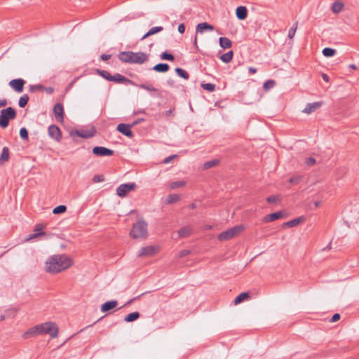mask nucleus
Wrapping results in <instances>:
<instances>
[{
    "label": "nucleus",
    "instance_id": "aec40b11",
    "mask_svg": "<svg viewBox=\"0 0 359 359\" xmlns=\"http://www.w3.org/2000/svg\"><path fill=\"white\" fill-rule=\"evenodd\" d=\"M236 15L238 19L245 20L248 15V11L245 6H238L236 11Z\"/></svg>",
    "mask_w": 359,
    "mask_h": 359
},
{
    "label": "nucleus",
    "instance_id": "13d9d810",
    "mask_svg": "<svg viewBox=\"0 0 359 359\" xmlns=\"http://www.w3.org/2000/svg\"><path fill=\"white\" fill-rule=\"evenodd\" d=\"M7 104V102L5 99L0 100V107H3L6 106Z\"/></svg>",
    "mask_w": 359,
    "mask_h": 359
},
{
    "label": "nucleus",
    "instance_id": "b1692460",
    "mask_svg": "<svg viewBox=\"0 0 359 359\" xmlns=\"http://www.w3.org/2000/svg\"><path fill=\"white\" fill-rule=\"evenodd\" d=\"M163 29V27L161 26L153 27L141 38V40H144L146 38H147L151 35H154L158 32H160Z\"/></svg>",
    "mask_w": 359,
    "mask_h": 359
},
{
    "label": "nucleus",
    "instance_id": "8fccbe9b",
    "mask_svg": "<svg viewBox=\"0 0 359 359\" xmlns=\"http://www.w3.org/2000/svg\"><path fill=\"white\" fill-rule=\"evenodd\" d=\"M190 254V251L189 250H181L179 253H178V257H184L185 256H187L188 255Z\"/></svg>",
    "mask_w": 359,
    "mask_h": 359
},
{
    "label": "nucleus",
    "instance_id": "39448f33",
    "mask_svg": "<svg viewBox=\"0 0 359 359\" xmlns=\"http://www.w3.org/2000/svg\"><path fill=\"white\" fill-rule=\"evenodd\" d=\"M245 226L243 225L235 226L225 231L222 232L218 235L217 238L220 241H229L235 236L240 235L244 230Z\"/></svg>",
    "mask_w": 359,
    "mask_h": 359
},
{
    "label": "nucleus",
    "instance_id": "0eeeda50",
    "mask_svg": "<svg viewBox=\"0 0 359 359\" xmlns=\"http://www.w3.org/2000/svg\"><path fill=\"white\" fill-rule=\"evenodd\" d=\"M160 250V248L158 245H147L142 247L140 249L137 257H151L157 254Z\"/></svg>",
    "mask_w": 359,
    "mask_h": 359
},
{
    "label": "nucleus",
    "instance_id": "2eb2a0df",
    "mask_svg": "<svg viewBox=\"0 0 359 359\" xmlns=\"http://www.w3.org/2000/svg\"><path fill=\"white\" fill-rule=\"evenodd\" d=\"M130 127L131 126L130 125L120 123L117 126V130L128 137H132L133 136V133L130 130Z\"/></svg>",
    "mask_w": 359,
    "mask_h": 359
},
{
    "label": "nucleus",
    "instance_id": "f3484780",
    "mask_svg": "<svg viewBox=\"0 0 359 359\" xmlns=\"http://www.w3.org/2000/svg\"><path fill=\"white\" fill-rule=\"evenodd\" d=\"M283 215L281 212H276L266 215L262 221L264 223L271 222L283 217Z\"/></svg>",
    "mask_w": 359,
    "mask_h": 359
},
{
    "label": "nucleus",
    "instance_id": "774afa93",
    "mask_svg": "<svg viewBox=\"0 0 359 359\" xmlns=\"http://www.w3.org/2000/svg\"><path fill=\"white\" fill-rule=\"evenodd\" d=\"M314 204H315V206H316V207H318V206L320 205V202L316 201V202L314 203Z\"/></svg>",
    "mask_w": 359,
    "mask_h": 359
},
{
    "label": "nucleus",
    "instance_id": "5fc2aeb1",
    "mask_svg": "<svg viewBox=\"0 0 359 359\" xmlns=\"http://www.w3.org/2000/svg\"><path fill=\"white\" fill-rule=\"evenodd\" d=\"M301 180L300 177H293L290 179V182L297 184Z\"/></svg>",
    "mask_w": 359,
    "mask_h": 359
},
{
    "label": "nucleus",
    "instance_id": "72a5a7b5",
    "mask_svg": "<svg viewBox=\"0 0 359 359\" xmlns=\"http://www.w3.org/2000/svg\"><path fill=\"white\" fill-rule=\"evenodd\" d=\"M323 55L327 57H332L336 53V50L332 48H325L322 51Z\"/></svg>",
    "mask_w": 359,
    "mask_h": 359
},
{
    "label": "nucleus",
    "instance_id": "4be33fe9",
    "mask_svg": "<svg viewBox=\"0 0 359 359\" xmlns=\"http://www.w3.org/2000/svg\"><path fill=\"white\" fill-rule=\"evenodd\" d=\"M304 219H305L304 217H299L295 218L292 220H290L289 222H285L283 224V227H294V226H297L302 222L304 221Z\"/></svg>",
    "mask_w": 359,
    "mask_h": 359
},
{
    "label": "nucleus",
    "instance_id": "5701e85b",
    "mask_svg": "<svg viewBox=\"0 0 359 359\" xmlns=\"http://www.w3.org/2000/svg\"><path fill=\"white\" fill-rule=\"evenodd\" d=\"M250 299V297L249 292H242L235 298L233 302L235 305H238L245 300H249Z\"/></svg>",
    "mask_w": 359,
    "mask_h": 359
},
{
    "label": "nucleus",
    "instance_id": "c756f323",
    "mask_svg": "<svg viewBox=\"0 0 359 359\" xmlns=\"http://www.w3.org/2000/svg\"><path fill=\"white\" fill-rule=\"evenodd\" d=\"M233 51L230 50V51L220 56V59L222 62H224L225 63H228L231 61V60L233 58Z\"/></svg>",
    "mask_w": 359,
    "mask_h": 359
},
{
    "label": "nucleus",
    "instance_id": "a878e982",
    "mask_svg": "<svg viewBox=\"0 0 359 359\" xmlns=\"http://www.w3.org/2000/svg\"><path fill=\"white\" fill-rule=\"evenodd\" d=\"M344 6V5L341 1H336L333 3L331 9L334 13H339L343 10Z\"/></svg>",
    "mask_w": 359,
    "mask_h": 359
},
{
    "label": "nucleus",
    "instance_id": "f8f14e48",
    "mask_svg": "<svg viewBox=\"0 0 359 359\" xmlns=\"http://www.w3.org/2000/svg\"><path fill=\"white\" fill-rule=\"evenodd\" d=\"M53 113L55 118L59 122H62L64 119V109L63 106L57 103L53 107Z\"/></svg>",
    "mask_w": 359,
    "mask_h": 359
},
{
    "label": "nucleus",
    "instance_id": "de8ad7c7",
    "mask_svg": "<svg viewBox=\"0 0 359 359\" xmlns=\"http://www.w3.org/2000/svg\"><path fill=\"white\" fill-rule=\"evenodd\" d=\"M201 87L204 90H215V85L212 83H201Z\"/></svg>",
    "mask_w": 359,
    "mask_h": 359
},
{
    "label": "nucleus",
    "instance_id": "1a4fd4ad",
    "mask_svg": "<svg viewBox=\"0 0 359 359\" xmlns=\"http://www.w3.org/2000/svg\"><path fill=\"white\" fill-rule=\"evenodd\" d=\"M48 135L57 142H60L62 138L60 129L55 125H51L48 127Z\"/></svg>",
    "mask_w": 359,
    "mask_h": 359
},
{
    "label": "nucleus",
    "instance_id": "f704fd0d",
    "mask_svg": "<svg viewBox=\"0 0 359 359\" xmlns=\"http://www.w3.org/2000/svg\"><path fill=\"white\" fill-rule=\"evenodd\" d=\"M180 200V196L177 194H170L168 196L166 202L168 204L173 203L175 202H177Z\"/></svg>",
    "mask_w": 359,
    "mask_h": 359
},
{
    "label": "nucleus",
    "instance_id": "ea45409f",
    "mask_svg": "<svg viewBox=\"0 0 359 359\" xmlns=\"http://www.w3.org/2000/svg\"><path fill=\"white\" fill-rule=\"evenodd\" d=\"M75 133L81 137L88 138L93 135V133L88 131H76Z\"/></svg>",
    "mask_w": 359,
    "mask_h": 359
},
{
    "label": "nucleus",
    "instance_id": "338daca9",
    "mask_svg": "<svg viewBox=\"0 0 359 359\" xmlns=\"http://www.w3.org/2000/svg\"><path fill=\"white\" fill-rule=\"evenodd\" d=\"M189 208H190L191 209H194V208H196V205H195L194 203H192V204H191V205H189Z\"/></svg>",
    "mask_w": 359,
    "mask_h": 359
},
{
    "label": "nucleus",
    "instance_id": "69168bd1",
    "mask_svg": "<svg viewBox=\"0 0 359 359\" xmlns=\"http://www.w3.org/2000/svg\"><path fill=\"white\" fill-rule=\"evenodd\" d=\"M194 43L195 46H197V36L196 35H195Z\"/></svg>",
    "mask_w": 359,
    "mask_h": 359
},
{
    "label": "nucleus",
    "instance_id": "e2e57ef3",
    "mask_svg": "<svg viewBox=\"0 0 359 359\" xmlns=\"http://www.w3.org/2000/svg\"><path fill=\"white\" fill-rule=\"evenodd\" d=\"M348 67H349L351 69H353V70L356 69V66H355V65H353V64L350 65L348 66Z\"/></svg>",
    "mask_w": 359,
    "mask_h": 359
},
{
    "label": "nucleus",
    "instance_id": "c9c22d12",
    "mask_svg": "<svg viewBox=\"0 0 359 359\" xmlns=\"http://www.w3.org/2000/svg\"><path fill=\"white\" fill-rule=\"evenodd\" d=\"M175 72L179 76L183 79H187L189 78V74L182 68L177 67Z\"/></svg>",
    "mask_w": 359,
    "mask_h": 359
},
{
    "label": "nucleus",
    "instance_id": "7c9ffc66",
    "mask_svg": "<svg viewBox=\"0 0 359 359\" xmlns=\"http://www.w3.org/2000/svg\"><path fill=\"white\" fill-rule=\"evenodd\" d=\"M191 229L189 226H184L178 231L179 236L181 238L187 237L191 233Z\"/></svg>",
    "mask_w": 359,
    "mask_h": 359
},
{
    "label": "nucleus",
    "instance_id": "37998d69",
    "mask_svg": "<svg viewBox=\"0 0 359 359\" xmlns=\"http://www.w3.org/2000/svg\"><path fill=\"white\" fill-rule=\"evenodd\" d=\"M67 210V207L65 205H59L55 208L53 210V212L55 215L65 212Z\"/></svg>",
    "mask_w": 359,
    "mask_h": 359
},
{
    "label": "nucleus",
    "instance_id": "9b49d317",
    "mask_svg": "<svg viewBox=\"0 0 359 359\" xmlns=\"http://www.w3.org/2000/svg\"><path fill=\"white\" fill-rule=\"evenodd\" d=\"M110 81H114L118 83H124L126 85L129 84L131 86H134L133 83L130 80L118 73L115 74L113 76L111 75V76L110 77Z\"/></svg>",
    "mask_w": 359,
    "mask_h": 359
},
{
    "label": "nucleus",
    "instance_id": "cd10ccee",
    "mask_svg": "<svg viewBox=\"0 0 359 359\" xmlns=\"http://www.w3.org/2000/svg\"><path fill=\"white\" fill-rule=\"evenodd\" d=\"M140 313L138 312L130 313L128 315L126 316L124 318V320L126 322H133L136 320L140 318Z\"/></svg>",
    "mask_w": 359,
    "mask_h": 359
},
{
    "label": "nucleus",
    "instance_id": "603ef678",
    "mask_svg": "<svg viewBox=\"0 0 359 359\" xmlns=\"http://www.w3.org/2000/svg\"><path fill=\"white\" fill-rule=\"evenodd\" d=\"M177 157V155H171L167 158H165L163 161V163H165V164H168L170 162H171V161H172L173 159H175V158Z\"/></svg>",
    "mask_w": 359,
    "mask_h": 359
},
{
    "label": "nucleus",
    "instance_id": "6e6d98bb",
    "mask_svg": "<svg viewBox=\"0 0 359 359\" xmlns=\"http://www.w3.org/2000/svg\"><path fill=\"white\" fill-rule=\"evenodd\" d=\"M177 30H178V32L180 34H183L184 32V31H185V26H184V25L183 23L180 24L179 26H178Z\"/></svg>",
    "mask_w": 359,
    "mask_h": 359
},
{
    "label": "nucleus",
    "instance_id": "09e8293b",
    "mask_svg": "<svg viewBox=\"0 0 359 359\" xmlns=\"http://www.w3.org/2000/svg\"><path fill=\"white\" fill-rule=\"evenodd\" d=\"M104 180V178L103 175H95L93 178V181L95 183L101 182H103Z\"/></svg>",
    "mask_w": 359,
    "mask_h": 359
},
{
    "label": "nucleus",
    "instance_id": "864d4df0",
    "mask_svg": "<svg viewBox=\"0 0 359 359\" xmlns=\"http://www.w3.org/2000/svg\"><path fill=\"white\" fill-rule=\"evenodd\" d=\"M339 319H340V315L339 313H335L332 316V317L330 320V322L334 323V322H337V320H339Z\"/></svg>",
    "mask_w": 359,
    "mask_h": 359
},
{
    "label": "nucleus",
    "instance_id": "58836bf2",
    "mask_svg": "<svg viewBox=\"0 0 359 359\" xmlns=\"http://www.w3.org/2000/svg\"><path fill=\"white\" fill-rule=\"evenodd\" d=\"M28 100H29V97L27 95H22L19 100V102H18L19 106L20 107H25L27 105Z\"/></svg>",
    "mask_w": 359,
    "mask_h": 359
},
{
    "label": "nucleus",
    "instance_id": "ddd939ff",
    "mask_svg": "<svg viewBox=\"0 0 359 359\" xmlns=\"http://www.w3.org/2000/svg\"><path fill=\"white\" fill-rule=\"evenodd\" d=\"M323 105V102H316L313 103H309L304 109L303 112L307 114H310L313 111L318 109Z\"/></svg>",
    "mask_w": 359,
    "mask_h": 359
},
{
    "label": "nucleus",
    "instance_id": "4c0bfd02",
    "mask_svg": "<svg viewBox=\"0 0 359 359\" xmlns=\"http://www.w3.org/2000/svg\"><path fill=\"white\" fill-rule=\"evenodd\" d=\"M275 84L276 81L274 80L269 79L264 83V90H269L271 88H273L275 86Z\"/></svg>",
    "mask_w": 359,
    "mask_h": 359
},
{
    "label": "nucleus",
    "instance_id": "20e7f679",
    "mask_svg": "<svg viewBox=\"0 0 359 359\" xmlns=\"http://www.w3.org/2000/svg\"><path fill=\"white\" fill-rule=\"evenodd\" d=\"M36 326L39 335L50 334L51 338H56L58 336L59 327L54 322L48 321L38 324Z\"/></svg>",
    "mask_w": 359,
    "mask_h": 359
},
{
    "label": "nucleus",
    "instance_id": "e433bc0d",
    "mask_svg": "<svg viewBox=\"0 0 359 359\" xmlns=\"http://www.w3.org/2000/svg\"><path fill=\"white\" fill-rule=\"evenodd\" d=\"M297 25H298V22H296L293 25V26L290 29L289 32H288V36H287L290 39H292L294 38L296 31H297Z\"/></svg>",
    "mask_w": 359,
    "mask_h": 359
},
{
    "label": "nucleus",
    "instance_id": "3c124183",
    "mask_svg": "<svg viewBox=\"0 0 359 359\" xmlns=\"http://www.w3.org/2000/svg\"><path fill=\"white\" fill-rule=\"evenodd\" d=\"M316 163V159L310 157L306 160V164L309 166H311Z\"/></svg>",
    "mask_w": 359,
    "mask_h": 359
},
{
    "label": "nucleus",
    "instance_id": "a18cd8bd",
    "mask_svg": "<svg viewBox=\"0 0 359 359\" xmlns=\"http://www.w3.org/2000/svg\"><path fill=\"white\" fill-rule=\"evenodd\" d=\"M20 137L23 140H27L28 139V131L25 128H22L20 130Z\"/></svg>",
    "mask_w": 359,
    "mask_h": 359
},
{
    "label": "nucleus",
    "instance_id": "0e129e2a",
    "mask_svg": "<svg viewBox=\"0 0 359 359\" xmlns=\"http://www.w3.org/2000/svg\"><path fill=\"white\" fill-rule=\"evenodd\" d=\"M172 112V109H170V110H168V111L165 112V116H170V115H171Z\"/></svg>",
    "mask_w": 359,
    "mask_h": 359
},
{
    "label": "nucleus",
    "instance_id": "052dcab7",
    "mask_svg": "<svg viewBox=\"0 0 359 359\" xmlns=\"http://www.w3.org/2000/svg\"><path fill=\"white\" fill-rule=\"evenodd\" d=\"M322 78H323V79L325 81H326V82H328V81H329V76H328L327 74H323V75H322Z\"/></svg>",
    "mask_w": 359,
    "mask_h": 359
},
{
    "label": "nucleus",
    "instance_id": "f257e3e1",
    "mask_svg": "<svg viewBox=\"0 0 359 359\" xmlns=\"http://www.w3.org/2000/svg\"><path fill=\"white\" fill-rule=\"evenodd\" d=\"M73 264V259L67 255H54L47 259L44 269L47 273L55 274L67 270Z\"/></svg>",
    "mask_w": 359,
    "mask_h": 359
},
{
    "label": "nucleus",
    "instance_id": "79ce46f5",
    "mask_svg": "<svg viewBox=\"0 0 359 359\" xmlns=\"http://www.w3.org/2000/svg\"><path fill=\"white\" fill-rule=\"evenodd\" d=\"M161 58L162 60L172 61V60H174L175 57L172 54L168 53V52L165 51L161 55Z\"/></svg>",
    "mask_w": 359,
    "mask_h": 359
},
{
    "label": "nucleus",
    "instance_id": "473e14b6",
    "mask_svg": "<svg viewBox=\"0 0 359 359\" xmlns=\"http://www.w3.org/2000/svg\"><path fill=\"white\" fill-rule=\"evenodd\" d=\"M219 163L218 160H212L210 161H207L203 164V169L208 170L210 169L215 165H217Z\"/></svg>",
    "mask_w": 359,
    "mask_h": 359
},
{
    "label": "nucleus",
    "instance_id": "423d86ee",
    "mask_svg": "<svg viewBox=\"0 0 359 359\" xmlns=\"http://www.w3.org/2000/svg\"><path fill=\"white\" fill-rule=\"evenodd\" d=\"M16 116V112L14 109L9 107L6 109H2L0 114V126L6 128L8 126L10 120H13Z\"/></svg>",
    "mask_w": 359,
    "mask_h": 359
},
{
    "label": "nucleus",
    "instance_id": "49530a36",
    "mask_svg": "<svg viewBox=\"0 0 359 359\" xmlns=\"http://www.w3.org/2000/svg\"><path fill=\"white\" fill-rule=\"evenodd\" d=\"M99 73L102 77H104V79H106L107 80L110 81V77L111 76V75L110 74V73L109 72L102 70V71H99Z\"/></svg>",
    "mask_w": 359,
    "mask_h": 359
},
{
    "label": "nucleus",
    "instance_id": "6e6552de",
    "mask_svg": "<svg viewBox=\"0 0 359 359\" xmlns=\"http://www.w3.org/2000/svg\"><path fill=\"white\" fill-rule=\"evenodd\" d=\"M136 184L133 182L121 184L116 189V194L120 197H125L127 194L133 191Z\"/></svg>",
    "mask_w": 359,
    "mask_h": 359
},
{
    "label": "nucleus",
    "instance_id": "7ed1b4c3",
    "mask_svg": "<svg viewBox=\"0 0 359 359\" xmlns=\"http://www.w3.org/2000/svg\"><path fill=\"white\" fill-rule=\"evenodd\" d=\"M147 227V222L143 218H140L137 222L133 225L130 236L135 239H145L148 236Z\"/></svg>",
    "mask_w": 359,
    "mask_h": 359
},
{
    "label": "nucleus",
    "instance_id": "bf43d9fd",
    "mask_svg": "<svg viewBox=\"0 0 359 359\" xmlns=\"http://www.w3.org/2000/svg\"><path fill=\"white\" fill-rule=\"evenodd\" d=\"M248 72H249V73H250V74H255V73H256V72H257V69H256V68H255V67H249V68H248Z\"/></svg>",
    "mask_w": 359,
    "mask_h": 359
},
{
    "label": "nucleus",
    "instance_id": "c03bdc74",
    "mask_svg": "<svg viewBox=\"0 0 359 359\" xmlns=\"http://www.w3.org/2000/svg\"><path fill=\"white\" fill-rule=\"evenodd\" d=\"M280 200L279 196H270L266 198V201L269 203H275Z\"/></svg>",
    "mask_w": 359,
    "mask_h": 359
},
{
    "label": "nucleus",
    "instance_id": "a211bd4d",
    "mask_svg": "<svg viewBox=\"0 0 359 359\" xmlns=\"http://www.w3.org/2000/svg\"><path fill=\"white\" fill-rule=\"evenodd\" d=\"M117 305L118 302L116 300L108 301L101 306V311L103 313L107 312L114 309Z\"/></svg>",
    "mask_w": 359,
    "mask_h": 359
},
{
    "label": "nucleus",
    "instance_id": "4468645a",
    "mask_svg": "<svg viewBox=\"0 0 359 359\" xmlns=\"http://www.w3.org/2000/svg\"><path fill=\"white\" fill-rule=\"evenodd\" d=\"M44 226L39 224L35 226L34 228V233H32L29 236V237L27 238V241H30L34 238H36L41 236H45L46 233L43 231Z\"/></svg>",
    "mask_w": 359,
    "mask_h": 359
},
{
    "label": "nucleus",
    "instance_id": "680f3d73",
    "mask_svg": "<svg viewBox=\"0 0 359 359\" xmlns=\"http://www.w3.org/2000/svg\"><path fill=\"white\" fill-rule=\"evenodd\" d=\"M144 121V119H143V118L138 119L137 121H136L133 122V123H132L131 126H135V125L138 124L139 123H140V122H142V121Z\"/></svg>",
    "mask_w": 359,
    "mask_h": 359
},
{
    "label": "nucleus",
    "instance_id": "4d7b16f0",
    "mask_svg": "<svg viewBox=\"0 0 359 359\" xmlns=\"http://www.w3.org/2000/svg\"><path fill=\"white\" fill-rule=\"evenodd\" d=\"M110 57H111V55H108V54H102L101 55V59L102 60H107L110 59Z\"/></svg>",
    "mask_w": 359,
    "mask_h": 359
},
{
    "label": "nucleus",
    "instance_id": "c85d7f7f",
    "mask_svg": "<svg viewBox=\"0 0 359 359\" xmlns=\"http://www.w3.org/2000/svg\"><path fill=\"white\" fill-rule=\"evenodd\" d=\"M9 159V150L8 148L5 147L3 148L1 154L0 155V161L6 162Z\"/></svg>",
    "mask_w": 359,
    "mask_h": 359
},
{
    "label": "nucleus",
    "instance_id": "412c9836",
    "mask_svg": "<svg viewBox=\"0 0 359 359\" xmlns=\"http://www.w3.org/2000/svg\"><path fill=\"white\" fill-rule=\"evenodd\" d=\"M37 335H39V333L37 332L36 326L35 325V326L29 328V330H27L26 332H25L22 334V338L25 339H27L34 337Z\"/></svg>",
    "mask_w": 359,
    "mask_h": 359
},
{
    "label": "nucleus",
    "instance_id": "dca6fc26",
    "mask_svg": "<svg viewBox=\"0 0 359 359\" xmlns=\"http://www.w3.org/2000/svg\"><path fill=\"white\" fill-rule=\"evenodd\" d=\"M25 81L22 79H15L9 82V86L13 90H23Z\"/></svg>",
    "mask_w": 359,
    "mask_h": 359
},
{
    "label": "nucleus",
    "instance_id": "bb28decb",
    "mask_svg": "<svg viewBox=\"0 0 359 359\" xmlns=\"http://www.w3.org/2000/svg\"><path fill=\"white\" fill-rule=\"evenodd\" d=\"M153 69L157 72H166L169 69V65L166 63H159L156 65Z\"/></svg>",
    "mask_w": 359,
    "mask_h": 359
},
{
    "label": "nucleus",
    "instance_id": "393cba45",
    "mask_svg": "<svg viewBox=\"0 0 359 359\" xmlns=\"http://www.w3.org/2000/svg\"><path fill=\"white\" fill-rule=\"evenodd\" d=\"M219 46L224 49L229 48L232 46V42L226 37H220L219 39Z\"/></svg>",
    "mask_w": 359,
    "mask_h": 359
},
{
    "label": "nucleus",
    "instance_id": "2f4dec72",
    "mask_svg": "<svg viewBox=\"0 0 359 359\" xmlns=\"http://www.w3.org/2000/svg\"><path fill=\"white\" fill-rule=\"evenodd\" d=\"M187 184V182L185 181H176L172 182L169 184V187L170 189H176L180 187H184Z\"/></svg>",
    "mask_w": 359,
    "mask_h": 359
},
{
    "label": "nucleus",
    "instance_id": "f03ea898",
    "mask_svg": "<svg viewBox=\"0 0 359 359\" xmlns=\"http://www.w3.org/2000/svg\"><path fill=\"white\" fill-rule=\"evenodd\" d=\"M118 58L126 63L142 64L148 60V55L143 52L123 51L119 53Z\"/></svg>",
    "mask_w": 359,
    "mask_h": 359
},
{
    "label": "nucleus",
    "instance_id": "6ab92c4d",
    "mask_svg": "<svg viewBox=\"0 0 359 359\" xmlns=\"http://www.w3.org/2000/svg\"><path fill=\"white\" fill-rule=\"evenodd\" d=\"M205 30L212 31L214 30V27L212 25L208 24V22H201L197 25L196 31L197 33H203Z\"/></svg>",
    "mask_w": 359,
    "mask_h": 359
},
{
    "label": "nucleus",
    "instance_id": "a19ab883",
    "mask_svg": "<svg viewBox=\"0 0 359 359\" xmlns=\"http://www.w3.org/2000/svg\"><path fill=\"white\" fill-rule=\"evenodd\" d=\"M29 90H53V88L51 87L46 88V87H43L41 84H36V85H30L29 86Z\"/></svg>",
    "mask_w": 359,
    "mask_h": 359
},
{
    "label": "nucleus",
    "instance_id": "9d476101",
    "mask_svg": "<svg viewBox=\"0 0 359 359\" xmlns=\"http://www.w3.org/2000/svg\"><path fill=\"white\" fill-rule=\"evenodd\" d=\"M93 153L99 156H110L114 154V151L104 147H95L93 149Z\"/></svg>",
    "mask_w": 359,
    "mask_h": 359
}]
</instances>
